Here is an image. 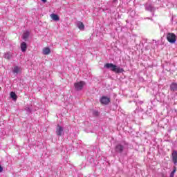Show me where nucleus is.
Here are the masks:
<instances>
[{
    "label": "nucleus",
    "mask_w": 177,
    "mask_h": 177,
    "mask_svg": "<svg viewBox=\"0 0 177 177\" xmlns=\"http://www.w3.org/2000/svg\"><path fill=\"white\" fill-rule=\"evenodd\" d=\"M104 68H111V71H113L114 73H117L118 74L124 73L123 68L117 67V66L113 64L107 63L104 65Z\"/></svg>",
    "instance_id": "nucleus-1"
},
{
    "label": "nucleus",
    "mask_w": 177,
    "mask_h": 177,
    "mask_svg": "<svg viewBox=\"0 0 177 177\" xmlns=\"http://www.w3.org/2000/svg\"><path fill=\"white\" fill-rule=\"evenodd\" d=\"M167 39L170 44H175V42H176V35L172 32H169L167 35Z\"/></svg>",
    "instance_id": "nucleus-2"
},
{
    "label": "nucleus",
    "mask_w": 177,
    "mask_h": 177,
    "mask_svg": "<svg viewBox=\"0 0 177 177\" xmlns=\"http://www.w3.org/2000/svg\"><path fill=\"white\" fill-rule=\"evenodd\" d=\"M75 89L76 91H82V88L85 86V82L81 81L74 84Z\"/></svg>",
    "instance_id": "nucleus-3"
},
{
    "label": "nucleus",
    "mask_w": 177,
    "mask_h": 177,
    "mask_svg": "<svg viewBox=\"0 0 177 177\" xmlns=\"http://www.w3.org/2000/svg\"><path fill=\"white\" fill-rule=\"evenodd\" d=\"M100 102L102 104L107 105V104H109V103H110V98H109L106 96H102L101 97Z\"/></svg>",
    "instance_id": "nucleus-4"
},
{
    "label": "nucleus",
    "mask_w": 177,
    "mask_h": 177,
    "mask_svg": "<svg viewBox=\"0 0 177 177\" xmlns=\"http://www.w3.org/2000/svg\"><path fill=\"white\" fill-rule=\"evenodd\" d=\"M115 150L116 153H122L124 151V145L118 144L115 146Z\"/></svg>",
    "instance_id": "nucleus-5"
},
{
    "label": "nucleus",
    "mask_w": 177,
    "mask_h": 177,
    "mask_svg": "<svg viewBox=\"0 0 177 177\" xmlns=\"http://www.w3.org/2000/svg\"><path fill=\"white\" fill-rule=\"evenodd\" d=\"M171 159L175 165L177 164V151L174 150L171 153Z\"/></svg>",
    "instance_id": "nucleus-6"
},
{
    "label": "nucleus",
    "mask_w": 177,
    "mask_h": 177,
    "mask_svg": "<svg viewBox=\"0 0 177 177\" xmlns=\"http://www.w3.org/2000/svg\"><path fill=\"white\" fill-rule=\"evenodd\" d=\"M56 133L58 136H62L63 134V127L59 124L57 126Z\"/></svg>",
    "instance_id": "nucleus-7"
},
{
    "label": "nucleus",
    "mask_w": 177,
    "mask_h": 177,
    "mask_svg": "<svg viewBox=\"0 0 177 177\" xmlns=\"http://www.w3.org/2000/svg\"><path fill=\"white\" fill-rule=\"evenodd\" d=\"M50 17L52 20H54L55 21H59V20H60V17H59V15L54 13L50 15Z\"/></svg>",
    "instance_id": "nucleus-8"
},
{
    "label": "nucleus",
    "mask_w": 177,
    "mask_h": 177,
    "mask_svg": "<svg viewBox=\"0 0 177 177\" xmlns=\"http://www.w3.org/2000/svg\"><path fill=\"white\" fill-rule=\"evenodd\" d=\"M21 50L22 52H26L27 50V44L24 41L21 44Z\"/></svg>",
    "instance_id": "nucleus-9"
},
{
    "label": "nucleus",
    "mask_w": 177,
    "mask_h": 177,
    "mask_svg": "<svg viewBox=\"0 0 177 177\" xmlns=\"http://www.w3.org/2000/svg\"><path fill=\"white\" fill-rule=\"evenodd\" d=\"M21 71V68L19 66H15L12 69V72L14 74H19Z\"/></svg>",
    "instance_id": "nucleus-10"
},
{
    "label": "nucleus",
    "mask_w": 177,
    "mask_h": 177,
    "mask_svg": "<svg viewBox=\"0 0 177 177\" xmlns=\"http://www.w3.org/2000/svg\"><path fill=\"white\" fill-rule=\"evenodd\" d=\"M170 89L171 91H173V92H175L177 91V84L176 83H171L170 85Z\"/></svg>",
    "instance_id": "nucleus-11"
},
{
    "label": "nucleus",
    "mask_w": 177,
    "mask_h": 177,
    "mask_svg": "<svg viewBox=\"0 0 177 177\" xmlns=\"http://www.w3.org/2000/svg\"><path fill=\"white\" fill-rule=\"evenodd\" d=\"M43 55H49V53H50V48H49V47H46L44 48H43Z\"/></svg>",
    "instance_id": "nucleus-12"
},
{
    "label": "nucleus",
    "mask_w": 177,
    "mask_h": 177,
    "mask_svg": "<svg viewBox=\"0 0 177 177\" xmlns=\"http://www.w3.org/2000/svg\"><path fill=\"white\" fill-rule=\"evenodd\" d=\"M10 96L12 97V99H13V100H17V95H16V93L12 91L10 93Z\"/></svg>",
    "instance_id": "nucleus-13"
},
{
    "label": "nucleus",
    "mask_w": 177,
    "mask_h": 177,
    "mask_svg": "<svg viewBox=\"0 0 177 177\" xmlns=\"http://www.w3.org/2000/svg\"><path fill=\"white\" fill-rule=\"evenodd\" d=\"M12 58V53H6L4 55V59H7L8 60H10V59Z\"/></svg>",
    "instance_id": "nucleus-14"
},
{
    "label": "nucleus",
    "mask_w": 177,
    "mask_h": 177,
    "mask_svg": "<svg viewBox=\"0 0 177 177\" xmlns=\"http://www.w3.org/2000/svg\"><path fill=\"white\" fill-rule=\"evenodd\" d=\"M30 37V32H25L23 35V39L26 41Z\"/></svg>",
    "instance_id": "nucleus-15"
},
{
    "label": "nucleus",
    "mask_w": 177,
    "mask_h": 177,
    "mask_svg": "<svg viewBox=\"0 0 177 177\" xmlns=\"http://www.w3.org/2000/svg\"><path fill=\"white\" fill-rule=\"evenodd\" d=\"M78 28H80V30H84L85 28V26L82 22L79 23Z\"/></svg>",
    "instance_id": "nucleus-16"
},
{
    "label": "nucleus",
    "mask_w": 177,
    "mask_h": 177,
    "mask_svg": "<svg viewBox=\"0 0 177 177\" xmlns=\"http://www.w3.org/2000/svg\"><path fill=\"white\" fill-rule=\"evenodd\" d=\"M175 172H176V167H174L173 171L170 174V177H174L175 176Z\"/></svg>",
    "instance_id": "nucleus-17"
},
{
    "label": "nucleus",
    "mask_w": 177,
    "mask_h": 177,
    "mask_svg": "<svg viewBox=\"0 0 177 177\" xmlns=\"http://www.w3.org/2000/svg\"><path fill=\"white\" fill-rule=\"evenodd\" d=\"M3 171V167L0 165V174Z\"/></svg>",
    "instance_id": "nucleus-18"
},
{
    "label": "nucleus",
    "mask_w": 177,
    "mask_h": 177,
    "mask_svg": "<svg viewBox=\"0 0 177 177\" xmlns=\"http://www.w3.org/2000/svg\"><path fill=\"white\" fill-rule=\"evenodd\" d=\"M44 3H46V0H41Z\"/></svg>",
    "instance_id": "nucleus-19"
}]
</instances>
